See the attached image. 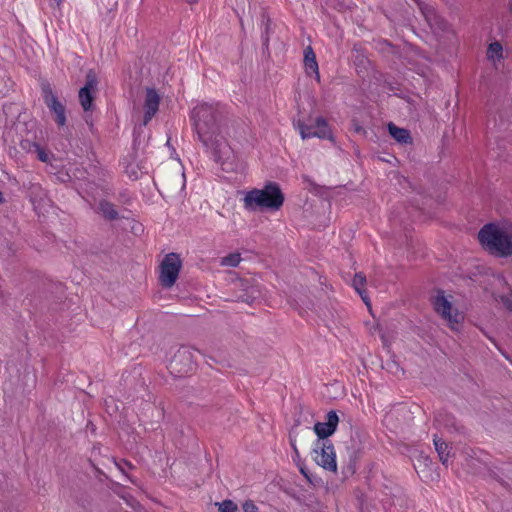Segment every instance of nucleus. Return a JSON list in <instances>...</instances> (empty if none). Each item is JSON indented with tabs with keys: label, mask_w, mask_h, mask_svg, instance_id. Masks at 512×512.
Returning a JSON list of instances; mask_svg holds the SVG:
<instances>
[{
	"label": "nucleus",
	"mask_w": 512,
	"mask_h": 512,
	"mask_svg": "<svg viewBox=\"0 0 512 512\" xmlns=\"http://www.w3.org/2000/svg\"><path fill=\"white\" fill-rule=\"evenodd\" d=\"M190 117L199 141L211 153L214 161L221 165L223 171H233L236 156L223 134L225 106L218 102H202L192 109Z\"/></svg>",
	"instance_id": "f257e3e1"
},
{
	"label": "nucleus",
	"mask_w": 512,
	"mask_h": 512,
	"mask_svg": "<svg viewBox=\"0 0 512 512\" xmlns=\"http://www.w3.org/2000/svg\"><path fill=\"white\" fill-rule=\"evenodd\" d=\"M284 194L276 182H268L262 189H252L248 191L244 198V208L249 211L260 210H279L284 203Z\"/></svg>",
	"instance_id": "f03ea898"
},
{
	"label": "nucleus",
	"mask_w": 512,
	"mask_h": 512,
	"mask_svg": "<svg viewBox=\"0 0 512 512\" xmlns=\"http://www.w3.org/2000/svg\"><path fill=\"white\" fill-rule=\"evenodd\" d=\"M481 246L496 257L512 255V232L500 228L494 223L485 224L478 232Z\"/></svg>",
	"instance_id": "7ed1b4c3"
},
{
	"label": "nucleus",
	"mask_w": 512,
	"mask_h": 512,
	"mask_svg": "<svg viewBox=\"0 0 512 512\" xmlns=\"http://www.w3.org/2000/svg\"><path fill=\"white\" fill-rule=\"evenodd\" d=\"M433 308L437 314L447 321L452 330H458V326L463 320L462 314L458 309H454L452 303L445 296L443 290H438L431 300Z\"/></svg>",
	"instance_id": "20e7f679"
},
{
	"label": "nucleus",
	"mask_w": 512,
	"mask_h": 512,
	"mask_svg": "<svg viewBox=\"0 0 512 512\" xmlns=\"http://www.w3.org/2000/svg\"><path fill=\"white\" fill-rule=\"evenodd\" d=\"M182 268V260L177 253L167 254L160 264L159 281L162 287L171 288L179 275Z\"/></svg>",
	"instance_id": "39448f33"
},
{
	"label": "nucleus",
	"mask_w": 512,
	"mask_h": 512,
	"mask_svg": "<svg viewBox=\"0 0 512 512\" xmlns=\"http://www.w3.org/2000/svg\"><path fill=\"white\" fill-rule=\"evenodd\" d=\"M314 460L323 469L336 472V453L331 440H317L313 448Z\"/></svg>",
	"instance_id": "423d86ee"
},
{
	"label": "nucleus",
	"mask_w": 512,
	"mask_h": 512,
	"mask_svg": "<svg viewBox=\"0 0 512 512\" xmlns=\"http://www.w3.org/2000/svg\"><path fill=\"white\" fill-rule=\"evenodd\" d=\"M43 101L47 108L55 116L54 120L59 127L66 125V108L65 105L58 99L57 95L53 92V89L49 82H43L41 84Z\"/></svg>",
	"instance_id": "0eeeda50"
},
{
	"label": "nucleus",
	"mask_w": 512,
	"mask_h": 512,
	"mask_svg": "<svg viewBox=\"0 0 512 512\" xmlns=\"http://www.w3.org/2000/svg\"><path fill=\"white\" fill-rule=\"evenodd\" d=\"M296 127L300 132L302 139L318 137L321 139L333 140L332 133L327 121L323 117H317L313 124H306L302 120H298Z\"/></svg>",
	"instance_id": "6e6552de"
},
{
	"label": "nucleus",
	"mask_w": 512,
	"mask_h": 512,
	"mask_svg": "<svg viewBox=\"0 0 512 512\" xmlns=\"http://www.w3.org/2000/svg\"><path fill=\"white\" fill-rule=\"evenodd\" d=\"M122 164L126 175L133 181L148 173L146 160L140 157L135 148L123 158Z\"/></svg>",
	"instance_id": "1a4fd4ad"
},
{
	"label": "nucleus",
	"mask_w": 512,
	"mask_h": 512,
	"mask_svg": "<svg viewBox=\"0 0 512 512\" xmlns=\"http://www.w3.org/2000/svg\"><path fill=\"white\" fill-rule=\"evenodd\" d=\"M98 79L96 73L91 69L86 74L85 85L79 90V102L85 112L91 111L97 90Z\"/></svg>",
	"instance_id": "9d476101"
},
{
	"label": "nucleus",
	"mask_w": 512,
	"mask_h": 512,
	"mask_svg": "<svg viewBox=\"0 0 512 512\" xmlns=\"http://www.w3.org/2000/svg\"><path fill=\"white\" fill-rule=\"evenodd\" d=\"M339 423V417L336 411L331 410L326 415L325 422H317L314 425V432L316 433L317 440H329L328 437L334 434Z\"/></svg>",
	"instance_id": "9b49d317"
},
{
	"label": "nucleus",
	"mask_w": 512,
	"mask_h": 512,
	"mask_svg": "<svg viewBox=\"0 0 512 512\" xmlns=\"http://www.w3.org/2000/svg\"><path fill=\"white\" fill-rule=\"evenodd\" d=\"M193 351L199 352L197 349L189 348V347H181L174 355L171 365L174 369L183 363L184 367L177 369L178 373H188L194 369V355Z\"/></svg>",
	"instance_id": "f8f14e48"
},
{
	"label": "nucleus",
	"mask_w": 512,
	"mask_h": 512,
	"mask_svg": "<svg viewBox=\"0 0 512 512\" xmlns=\"http://www.w3.org/2000/svg\"><path fill=\"white\" fill-rule=\"evenodd\" d=\"M160 104V96L154 88L146 89L144 102L143 125L146 126L157 113Z\"/></svg>",
	"instance_id": "ddd939ff"
},
{
	"label": "nucleus",
	"mask_w": 512,
	"mask_h": 512,
	"mask_svg": "<svg viewBox=\"0 0 512 512\" xmlns=\"http://www.w3.org/2000/svg\"><path fill=\"white\" fill-rule=\"evenodd\" d=\"M422 14L424 15L427 23L432 29L442 30L444 31L447 28V22L437 14L435 9L429 5L423 4L420 0H414Z\"/></svg>",
	"instance_id": "4468645a"
},
{
	"label": "nucleus",
	"mask_w": 512,
	"mask_h": 512,
	"mask_svg": "<svg viewBox=\"0 0 512 512\" xmlns=\"http://www.w3.org/2000/svg\"><path fill=\"white\" fill-rule=\"evenodd\" d=\"M237 286L241 291V293L236 296V301L238 302L251 305L260 296V292L257 287L251 285L248 280H239Z\"/></svg>",
	"instance_id": "2eb2a0df"
},
{
	"label": "nucleus",
	"mask_w": 512,
	"mask_h": 512,
	"mask_svg": "<svg viewBox=\"0 0 512 512\" xmlns=\"http://www.w3.org/2000/svg\"><path fill=\"white\" fill-rule=\"evenodd\" d=\"M304 64H305L306 73L308 75L315 74L316 79L319 81L320 75H319V68H318V63L316 60V55L310 46H308L304 50Z\"/></svg>",
	"instance_id": "dca6fc26"
},
{
	"label": "nucleus",
	"mask_w": 512,
	"mask_h": 512,
	"mask_svg": "<svg viewBox=\"0 0 512 512\" xmlns=\"http://www.w3.org/2000/svg\"><path fill=\"white\" fill-rule=\"evenodd\" d=\"M435 421L440 425H443L450 432H459L463 428L458 424L456 418L452 414L446 412H439L435 416Z\"/></svg>",
	"instance_id": "f3484780"
},
{
	"label": "nucleus",
	"mask_w": 512,
	"mask_h": 512,
	"mask_svg": "<svg viewBox=\"0 0 512 512\" xmlns=\"http://www.w3.org/2000/svg\"><path fill=\"white\" fill-rule=\"evenodd\" d=\"M390 135L400 144H411L412 137L410 131L405 128L397 127L393 123L388 124Z\"/></svg>",
	"instance_id": "a211bd4d"
},
{
	"label": "nucleus",
	"mask_w": 512,
	"mask_h": 512,
	"mask_svg": "<svg viewBox=\"0 0 512 512\" xmlns=\"http://www.w3.org/2000/svg\"><path fill=\"white\" fill-rule=\"evenodd\" d=\"M98 212L108 221H115L119 219V213L116 210L115 205L107 200H101L99 202Z\"/></svg>",
	"instance_id": "6ab92c4d"
},
{
	"label": "nucleus",
	"mask_w": 512,
	"mask_h": 512,
	"mask_svg": "<svg viewBox=\"0 0 512 512\" xmlns=\"http://www.w3.org/2000/svg\"><path fill=\"white\" fill-rule=\"evenodd\" d=\"M433 442L440 461L442 462V464L446 465L448 457L450 455V449L448 444L442 438H439L437 435H434Z\"/></svg>",
	"instance_id": "aec40b11"
},
{
	"label": "nucleus",
	"mask_w": 512,
	"mask_h": 512,
	"mask_svg": "<svg viewBox=\"0 0 512 512\" xmlns=\"http://www.w3.org/2000/svg\"><path fill=\"white\" fill-rule=\"evenodd\" d=\"M487 58L489 60H501L503 58V47L500 42L495 41L488 45Z\"/></svg>",
	"instance_id": "412c9836"
},
{
	"label": "nucleus",
	"mask_w": 512,
	"mask_h": 512,
	"mask_svg": "<svg viewBox=\"0 0 512 512\" xmlns=\"http://www.w3.org/2000/svg\"><path fill=\"white\" fill-rule=\"evenodd\" d=\"M365 283H366V277H365V275L363 273L355 274L354 279H353V287L360 294L362 300L367 305H369L368 297L364 295V291L362 290V288L364 287Z\"/></svg>",
	"instance_id": "4be33fe9"
},
{
	"label": "nucleus",
	"mask_w": 512,
	"mask_h": 512,
	"mask_svg": "<svg viewBox=\"0 0 512 512\" xmlns=\"http://www.w3.org/2000/svg\"><path fill=\"white\" fill-rule=\"evenodd\" d=\"M270 25L271 20L266 14H262L261 16V26L263 27L262 33H261V39L263 42V45H268L269 42V33H270Z\"/></svg>",
	"instance_id": "5701e85b"
},
{
	"label": "nucleus",
	"mask_w": 512,
	"mask_h": 512,
	"mask_svg": "<svg viewBox=\"0 0 512 512\" xmlns=\"http://www.w3.org/2000/svg\"><path fill=\"white\" fill-rule=\"evenodd\" d=\"M241 261L239 253H231L220 260V265L223 267H236Z\"/></svg>",
	"instance_id": "b1692460"
},
{
	"label": "nucleus",
	"mask_w": 512,
	"mask_h": 512,
	"mask_svg": "<svg viewBox=\"0 0 512 512\" xmlns=\"http://www.w3.org/2000/svg\"><path fill=\"white\" fill-rule=\"evenodd\" d=\"M216 505L218 506V511L219 512H237L238 510V507L237 505L232 501V500H224L222 502H218L216 503Z\"/></svg>",
	"instance_id": "393cba45"
},
{
	"label": "nucleus",
	"mask_w": 512,
	"mask_h": 512,
	"mask_svg": "<svg viewBox=\"0 0 512 512\" xmlns=\"http://www.w3.org/2000/svg\"><path fill=\"white\" fill-rule=\"evenodd\" d=\"M242 509H243V512H259V509L256 506V504L254 503V501H252L250 499L246 500L242 504Z\"/></svg>",
	"instance_id": "a878e982"
},
{
	"label": "nucleus",
	"mask_w": 512,
	"mask_h": 512,
	"mask_svg": "<svg viewBox=\"0 0 512 512\" xmlns=\"http://www.w3.org/2000/svg\"><path fill=\"white\" fill-rule=\"evenodd\" d=\"M118 469L126 476L128 477L127 473H126V469H132L133 468V465L126 461V460H121L120 462H117L116 463Z\"/></svg>",
	"instance_id": "bb28decb"
},
{
	"label": "nucleus",
	"mask_w": 512,
	"mask_h": 512,
	"mask_svg": "<svg viewBox=\"0 0 512 512\" xmlns=\"http://www.w3.org/2000/svg\"><path fill=\"white\" fill-rule=\"evenodd\" d=\"M36 148L38 159L41 162H48V154L36 143H33Z\"/></svg>",
	"instance_id": "cd10ccee"
},
{
	"label": "nucleus",
	"mask_w": 512,
	"mask_h": 512,
	"mask_svg": "<svg viewBox=\"0 0 512 512\" xmlns=\"http://www.w3.org/2000/svg\"><path fill=\"white\" fill-rule=\"evenodd\" d=\"M291 446H292V448H293V450H294L295 454H296V455H298V450H297V448H296V445H295L294 441H292V440H291Z\"/></svg>",
	"instance_id": "c85d7f7f"
},
{
	"label": "nucleus",
	"mask_w": 512,
	"mask_h": 512,
	"mask_svg": "<svg viewBox=\"0 0 512 512\" xmlns=\"http://www.w3.org/2000/svg\"><path fill=\"white\" fill-rule=\"evenodd\" d=\"M5 202V198L3 196V193L0 191V204Z\"/></svg>",
	"instance_id": "c756f323"
},
{
	"label": "nucleus",
	"mask_w": 512,
	"mask_h": 512,
	"mask_svg": "<svg viewBox=\"0 0 512 512\" xmlns=\"http://www.w3.org/2000/svg\"><path fill=\"white\" fill-rule=\"evenodd\" d=\"M184 1L189 3V4H194V3L198 2V0H184Z\"/></svg>",
	"instance_id": "7c9ffc66"
},
{
	"label": "nucleus",
	"mask_w": 512,
	"mask_h": 512,
	"mask_svg": "<svg viewBox=\"0 0 512 512\" xmlns=\"http://www.w3.org/2000/svg\"><path fill=\"white\" fill-rule=\"evenodd\" d=\"M508 9H509L510 13L512 14V0L509 1Z\"/></svg>",
	"instance_id": "2f4dec72"
},
{
	"label": "nucleus",
	"mask_w": 512,
	"mask_h": 512,
	"mask_svg": "<svg viewBox=\"0 0 512 512\" xmlns=\"http://www.w3.org/2000/svg\"><path fill=\"white\" fill-rule=\"evenodd\" d=\"M300 472L305 476V477H308L305 470L303 468H300Z\"/></svg>",
	"instance_id": "473e14b6"
}]
</instances>
